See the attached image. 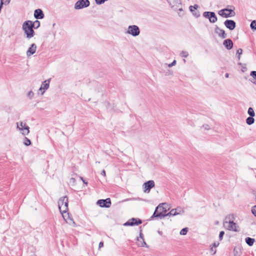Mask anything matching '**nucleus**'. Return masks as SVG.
I'll list each match as a JSON object with an SVG mask.
<instances>
[{
	"label": "nucleus",
	"instance_id": "1",
	"mask_svg": "<svg viewBox=\"0 0 256 256\" xmlns=\"http://www.w3.org/2000/svg\"><path fill=\"white\" fill-rule=\"evenodd\" d=\"M168 210V208L166 204H160L156 208L154 213L151 218H162L164 216H168V215H167L166 213Z\"/></svg>",
	"mask_w": 256,
	"mask_h": 256
},
{
	"label": "nucleus",
	"instance_id": "2",
	"mask_svg": "<svg viewBox=\"0 0 256 256\" xmlns=\"http://www.w3.org/2000/svg\"><path fill=\"white\" fill-rule=\"evenodd\" d=\"M30 23L31 24L30 20H26L22 25V29L26 34V38L28 39L32 38L35 34L34 27L32 24H30Z\"/></svg>",
	"mask_w": 256,
	"mask_h": 256
},
{
	"label": "nucleus",
	"instance_id": "3",
	"mask_svg": "<svg viewBox=\"0 0 256 256\" xmlns=\"http://www.w3.org/2000/svg\"><path fill=\"white\" fill-rule=\"evenodd\" d=\"M68 201L66 196L60 198L58 201V206L60 212L62 214L68 210Z\"/></svg>",
	"mask_w": 256,
	"mask_h": 256
},
{
	"label": "nucleus",
	"instance_id": "4",
	"mask_svg": "<svg viewBox=\"0 0 256 256\" xmlns=\"http://www.w3.org/2000/svg\"><path fill=\"white\" fill-rule=\"evenodd\" d=\"M218 14L222 17L228 18L234 16L236 12L232 9L226 8L219 10Z\"/></svg>",
	"mask_w": 256,
	"mask_h": 256
},
{
	"label": "nucleus",
	"instance_id": "5",
	"mask_svg": "<svg viewBox=\"0 0 256 256\" xmlns=\"http://www.w3.org/2000/svg\"><path fill=\"white\" fill-rule=\"evenodd\" d=\"M126 33L131 34L133 36H136L140 34V30L138 26L136 25L130 26L128 27Z\"/></svg>",
	"mask_w": 256,
	"mask_h": 256
},
{
	"label": "nucleus",
	"instance_id": "6",
	"mask_svg": "<svg viewBox=\"0 0 256 256\" xmlns=\"http://www.w3.org/2000/svg\"><path fill=\"white\" fill-rule=\"evenodd\" d=\"M90 4L88 0H79L76 2L74 4L76 10H80L84 8L88 7Z\"/></svg>",
	"mask_w": 256,
	"mask_h": 256
},
{
	"label": "nucleus",
	"instance_id": "7",
	"mask_svg": "<svg viewBox=\"0 0 256 256\" xmlns=\"http://www.w3.org/2000/svg\"><path fill=\"white\" fill-rule=\"evenodd\" d=\"M203 16L208 18L209 21L212 23H214L217 21V17L214 12H204L203 13Z\"/></svg>",
	"mask_w": 256,
	"mask_h": 256
},
{
	"label": "nucleus",
	"instance_id": "8",
	"mask_svg": "<svg viewBox=\"0 0 256 256\" xmlns=\"http://www.w3.org/2000/svg\"><path fill=\"white\" fill-rule=\"evenodd\" d=\"M184 208L178 206L176 208L172 209L169 212L167 213L168 216H175L178 214H184Z\"/></svg>",
	"mask_w": 256,
	"mask_h": 256
},
{
	"label": "nucleus",
	"instance_id": "9",
	"mask_svg": "<svg viewBox=\"0 0 256 256\" xmlns=\"http://www.w3.org/2000/svg\"><path fill=\"white\" fill-rule=\"evenodd\" d=\"M96 204L102 208H108L111 206V200L110 198L105 200H99L97 201Z\"/></svg>",
	"mask_w": 256,
	"mask_h": 256
},
{
	"label": "nucleus",
	"instance_id": "10",
	"mask_svg": "<svg viewBox=\"0 0 256 256\" xmlns=\"http://www.w3.org/2000/svg\"><path fill=\"white\" fill-rule=\"evenodd\" d=\"M142 223V220L139 218H132L124 224V226H138Z\"/></svg>",
	"mask_w": 256,
	"mask_h": 256
},
{
	"label": "nucleus",
	"instance_id": "11",
	"mask_svg": "<svg viewBox=\"0 0 256 256\" xmlns=\"http://www.w3.org/2000/svg\"><path fill=\"white\" fill-rule=\"evenodd\" d=\"M143 186L144 188V192L146 193H148L150 192V189L154 186V182L152 180H150L144 182Z\"/></svg>",
	"mask_w": 256,
	"mask_h": 256
},
{
	"label": "nucleus",
	"instance_id": "12",
	"mask_svg": "<svg viewBox=\"0 0 256 256\" xmlns=\"http://www.w3.org/2000/svg\"><path fill=\"white\" fill-rule=\"evenodd\" d=\"M224 24L230 30H234L236 26V22L232 20H226L224 21Z\"/></svg>",
	"mask_w": 256,
	"mask_h": 256
},
{
	"label": "nucleus",
	"instance_id": "13",
	"mask_svg": "<svg viewBox=\"0 0 256 256\" xmlns=\"http://www.w3.org/2000/svg\"><path fill=\"white\" fill-rule=\"evenodd\" d=\"M36 45L35 44H32L30 45V47L28 48V50L26 51V56L28 58L32 54H35L36 50Z\"/></svg>",
	"mask_w": 256,
	"mask_h": 256
},
{
	"label": "nucleus",
	"instance_id": "14",
	"mask_svg": "<svg viewBox=\"0 0 256 256\" xmlns=\"http://www.w3.org/2000/svg\"><path fill=\"white\" fill-rule=\"evenodd\" d=\"M50 80H51V78H49L47 80H46L42 84L41 86L40 87V88L39 89V90L42 91L43 90V91L42 92V94H44V91L46 90L48 88Z\"/></svg>",
	"mask_w": 256,
	"mask_h": 256
},
{
	"label": "nucleus",
	"instance_id": "15",
	"mask_svg": "<svg viewBox=\"0 0 256 256\" xmlns=\"http://www.w3.org/2000/svg\"><path fill=\"white\" fill-rule=\"evenodd\" d=\"M17 128H18L20 130H26V132H22V134L24 135L28 134L29 132V127L26 126V124H24L22 122H20V124L17 123Z\"/></svg>",
	"mask_w": 256,
	"mask_h": 256
},
{
	"label": "nucleus",
	"instance_id": "16",
	"mask_svg": "<svg viewBox=\"0 0 256 256\" xmlns=\"http://www.w3.org/2000/svg\"><path fill=\"white\" fill-rule=\"evenodd\" d=\"M214 31H215V32L216 34H218L220 37L222 38H225L227 36V35L225 33L224 30L222 29H220L217 26H216Z\"/></svg>",
	"mask_w": 256,
	"mask_h": 256
},
{
	"label": "nucleus",
	"instance_id": "17",
	"mask_svg": "<svg viewBox=\"0 0 256 256\" xmlns=\"http://www.w3.org/2000/svg\"><path fill=\"white\" fill-rule=\"evenodd\" d=\"M44 15L41 9L38 8L34 10V17L35 18L38 19H42L44 18Z\"/></svg>",
	"mask_w": 256,
	"mask_h": 256
},
{
	"label": "nucleus",
	"instance_id": "18",
	"mask_svg": "<svg viewBox=\"0 0 256 256\" xmlns=\"http://www.w3.org/2000/svg\"><path fill=\"white\" fill-rule=\"evenodd\" d=\"M167 1L172 8H176L180 4V0H167Z\"/></svg>",
	"mask_w": 256,
	"mask_h": 256
},
{
	"label": "nucleus",
	"instance_id": "19",
	"mask_svg": "<svg viewBox=\"0 0 256 256\" xmlns=\"http://www.w3.org/2000/svg\"><path fill=\"white\" fill-rule=\"evenodd\" d=\"M223 44L228 50H231L233 46V42L230 39H226L224 41Z\"/></svg>",
	"mask_w": 256,
	"mask_h": 256
},
{
	"label": "nucleus",
	"instance_id": "20",
	"mask_svg": "<svg viewBox=\"0 0 256 256\" xmlns=\"http://www.w3.org/2000/svg\"><path fill=\"white\" fill-rule=\"evenodd\" d=\"M137 238H140V239L142 240V242L138 244V246H142V247H144V246L148 247V246L144 241V236L142 232V230H140V236L137 237Z\"/></svg>",
	"mask_w": 256,
	"mask_h": 256
},
{
	"label": "nucleus",
	"instance_id": "21",
	"mask_svg": "<svg viewBox=\"0 0 256 256\" xmlns=\"http://www.w3.org/2000/svg\"><path fill=\"white\" fill-rule=\"evenodd\" d=\"M236 224L234 222V220H230L228 222V229L229 230H232L235 232H236L237 230L236 229Z\"/></svg>",
	"mask_w": 256,
	"mask_h": 256
},
{
	"label": "nucleus",
	"instance_id": "22",
	"mask_svg": "<svg viewBox=\"0 0 256 256\" xmlns=\"http://www.w3.org/2000/svg\"><path fill=\"white\" fill-rule=\"evenodd\" d=\"M246 242L248 244L249 246H252L253 245L255 240L253 238H251L250 237H248L246 238Z\"/></svg>",
	"mask_w": 256,
	"mask_h": 256
},
{
	"label": "nucleus",
	"instance_id": "23",
	"mask_svg": "<svg viewBox=\"0 0 256 256\" xmlns=\"http://www.w3.org/2000/svg\"><path fill=\"white\" fill-rule=\"evenodd\" d=\"M30 24H32L34 29H37L40 26V22L38 20H36L34 22L30 20Z\"/></svg>",
	"mask_w": 256,
	"mask_h": 256
},
{
	"label": "nucleus",
	"instance_id": "24",
	"mask_svg": "<svg viewBox=\"0 0 256 256\" xmlns=\"http://www.w3.org/2000/svg\"><path fill=\"white\" fill-rule=\"evenodd\" d=\"M242 252L239 248H235L234 250V256H240Z\"/></svg>",
	"mask_w": 256,
	"mask_h": 256
},
{
	"label": "nucleus",
	"instance_id": "25",
	"mask_svg": "<svg viewBox=\"0 0 256 256\" xmlns=\"http://www.w3.org/2000/svg\"><path fill=\"white\" fill-rule=\"evenodd\" d=\"M254 116H249L246 119V122L248 125H251L254 123Z\"/></svg>",
	"mask_w": 256,
	"mask_h": 256
},
{
	"label": "nucleus",
	"instance_id": "26",
	"mask_svg": "<svg viewBox=\"0 0 256 256\" xmlns=\"http://www.w3.org/2000/svg\"><path fill=\"white\" fill-rule=\"evenodd\" d=\"M248 113L250 116H255V113L254 110V109L251 107L248 108Z\"/></svg>",
	"mask_w": 256,
	"mask_h": 256
},
{
	"label": "nucleus",
	"instance_id": "27",
	"mask_svg": "<svg viewBox=\"0 0 256 256\" xmlns=\"http://www.w3.org/2000/svg\"><path fill=\"white\" fill-rule=\"evenodd\" d=\"M199 8L198 5L197 4H195L194 6H190L189 7V9L191 12H194L195 10H197V9Z\"/></svg>",
	"mask_w": 256,
	"mask_h": 256
},
{
	"label": "nucleus",
	"instance_id": "28",
	"mask_svg": "<svg viewBox=\"0 0 256 256\" xmlns=\"http://www.w3.org/2000/svg\"><path fill=\"white\" fill-rule=\"evenodd\" d=\"M250 28L252 30H256V20H254L251 22Z\"/></svg>",
	"mask_w": 256,
	"mask_h": 256
},
{
	"label": "nucleus",
	"instance_id": "29",
	"mask_svg": "<svg viewBox=\"0 0 256 256\" xmlns=\"http://www.w3.org/2000/svg\"><path fill=\"white\" fill-rule=\"evenodd\" d=\"M24 145L28 146L30 145L31 142L28 138L25 137L24 138Z\"/></svg>",
	"mask_w": 256,
	"mask_h": 256
},
{
	"label": "nucleus",
	"instance_id": "30",
	"mask_svg": "<svg viewBox=\"0 0 256 256\" xmlns=\"http://www.w3.org/2000/svg\"><path fill=\"white\" fill-rule=\"evenodd\" d=\"M180 56L182 57L187 58L188 56V53L186 51L182 50L180 53Z\"/></svg>",
	"mask_w": 256,
	"mask_h": 256
},
{
	"label": "nucleus",
	"instance_id": "31",
	"mask_svg": "<svg viewBox=\"0 0 256 256\" xmlns=\"http://www.w3.org/2000/svg\"><path fill=\"white\" fill-rule=\"evenodd\" d=\"M188 228H182L180 232V234L181 235H186L188 232Z\"/></svg>",
	"mask_w": 256,
	"mask_h": 256
},
{
	"label": "nucleus",
	"instance_id": "32",
	"mask_svg": "<svg viewBox=\"0 0 256 256\" xmlns=\"http://www.w3.org/2000/svg\"><path fill=\"white\" fill-rule=\"evenodd\" d=\"M192 12V13L193 16L196 18L200 16V12L197 10H195L194 12Z\"/></svg>",
	"mask_w": 256,
	"mask_h": 256
},
{
	"label": "nucleus",
	"instance_id": "33",
	"mask_svg": "<svg viewBox=\"0 0 256 256\" xmlns=\"http://www.w3.org/2000/svg\"><path fill=\"white\" fill-rule=\"evenodd\" d=\"M242 48H239L236 51V54H238V60H240V55L242 54Z\"/></svg>",
	"mask_w": 256,
	"mask_h": 256
},
{
	"label": "nucleus",
	"instance_id": "34",
	"mask_svg": "<svg viewBox=\"0 0 256 256\" xmlns=\"http://www.w3.org/2000/svg\"><path fill=\"white\" fill-rule=\"evenodd\" d=\"M234 218V214H230V215L228 216H226V220H229V221L232 220H233Z\"/></svg>",
	"mask_w": 256,
	"mask_h": 256
},
{
	"label": "nucleus",
	"instance_id": "35",
	"mask_svg": "<svg viewBox=\"0 0 256 256\" xmlns=\"http://www.w3.org/2000/svg\"><path fill=\"white\" fill-rule=\"evenodd\" d=\"M252 212L256 217V205L252 207Z\"/></svg>",
	"mask_w": 256,
	"mask_h": 256
},
{
	"label": "nucleus",
	"instance_id": "36",
	"mask_svg": "<svg viewBox=\"0 0 256 256\" xmlns=\"http://www.w3.org/2000/svg\"><path fill=\"white\" fill-rule=\"evenodd\" d=\"M108 0H95V2L98 4H102Z\"/></svg>",
	"mask_w": 256,
	"mask_h": 256
},
{
	"label": "nucleus",
	"instance_id": "37",
	"mask_svg": "<svg viewBox=\"0 0 256 256\" xmlns=\"http://www.w3.org/2000/svg\"><path fill=\"white\" fill-rule=\"evenodd\" d=\"M224 234V231L220 232V234H219V239L220 240H222Z\"/></svg>",
	"mask_w": 256,
	"mask_h": 256
},
{
	"label": "nucleus",
	"instance_id": "38",
	"mask_svg": "<svg viewBox=\"0 0 256 256\" xmlns=\"http://www.w3.org/2000/svg\"><path fill=\"white\" fill-rule=\"evenodd\" d=\"M250 75L256 80V71H252L250 72Z\"/></svg>",
	"mask_w": 256,
	"mask_h": 256
},
{
	"label": "nucleus",
	"instance_id": "39",
	"mask_svg": "<svg viewBox=\"0 0 256 256\" xmlns=\"http://www.w3.org/2000/svg\"><path fill=\"white\" fill-rule=\"evenodd\" d=\"M210 252L212 253V255H214L216 252V248H214L213 246L210 248Z\"/></svg>",
	"mask_w": 256,
	"mask_h": 256
},
{
	"label": "nucleus",
	"instance_id": "40",
	"mask_svg": "<svg viewBox=\"0 0 256 256\" xmlns=\"http://www.w3.org/2000/svg\"><path fill=\"white\" fill-rule=\"evenodd\" d=\"M176 64V60H174L171 64H170L168 65V66L169 68H170V67H172V66H175V64Z\"/></svg>",
	"mask_w": 256,
	"mask_h": 256
},
{
	"label": "nucleus",
	"instance_id": "41",
	"mask_svg": "<svg viewBox=\"0 0 256 256\" xmlns=\"http://www.w3.org/2000/svg\"><path fill=\"white\" fill-rule=\"evenodd\" d=\"M202 127L206 130H208L210 128V126L208 124L204 125Z\"/></svg>",
	"mask_w": 256,
	"mask_h": 256
},
{
	"label": "nucleus",
	"instance_id": "42",
	"mask_svg": "<svg viewBox=\"0 0 256 256\" xmlns=\"http://www.w3.org/2000/svg\"><path fill=\"white\" fill-rule=\"evenodd\" d=\"M219 245V242H214L213 244H212V246L215 248H216L217 246H218Z\"/></svg>",
	"mask_w": 256,
	"mask_h": 256
},
{
	"label": "nucleus",
	"instance_id": "43",
	"mask_svg": "<svg viewBox=\"0 0 256 256\" xmlns=\"http://www.w3.org/2000/svg\"><path fill=\"white\" fill-rule=\"evenodd\" d=\"M34 96V93L32 91H30L28 93V96L29 97H32V96Z\"/></svg>",
	"mask_w": 256,
	"mask_h": 256
},
{
	"label": "nucleus",
	"instance_id": "44",
	"mask_svg": "<svg viewBox=\"0 0 256 256\" xmlns=\"http://www.w3.org/2000/svg\"><path fill=\"white\" fill-rule=\"evenodd\" d=\"M104 246V242H100L99 243L98 248H101L103 247Z\"/></svg>",
	"mask_w": 256,
	"mask_h": 256
},
{
	"label": "nucleus",
	"instance_id": "45",
	"mask_svg": "<svg viewBox=\"0 0 256 256\" xmlns=\"http://www.w3.org/2000/svg\"><path fill=\"white\" fill-rule=\"evenodd\" d=\"M80 179L82 180L83 182L86 184V185L88 184V182H86L84 178L82 177H80Z\"/></svg>",
	"mask_w": 256,
	"mask_h": 256
},
{
	"label": "nucleus",
	"instance_id": "46",
	"mask_svg": "<svg viewBox=\"0 0 256 256\" xmlns=\"http://www.w3.org/2000/svg\"><path fill=\"white\" fill-rule=\"evenodd\" d=\"M101 174L103 176H106V171L104 170H102V172H101Z\"/></svg>",
	"mask_w": 256,
	"mask_h": 256
},
{
	"label": "nucleus",
	"instance_id": "47",
	"mask_svg": "<svg viewBox=\"0 0 256 256\" xmlns=\"http://www.w3.org/2000/svg\"><path fill=\"white\" fill-rule=\"evenodd\" d=\"M136 240H138V244L142 242V240L140 239V238H136Z\"/></svg>",
	"mask_w": 256,
	"mask_h": 256
},
{
	"label": "nucleus",
	"instance_id": "48",
	"mask_svg": "<svg viewBox=\"0 0 256 256\" xmlns=\"http://www.w3.org/2000/svg\"><path fill=\"white\" fill-rule=\"evenodd\" d=\"M158 234L160 235V236H162V231H160V230H158Z\"/></svg>",
	"mask_w": 256,
	"mask_h": 256
},
{
	"label": "nucleus",
	"instance_id": "49",
	"mask_svg": "<svg viewBox=\"0 0 256 256\" xmlns=\"http://www.w3.org/2000/svg\"><path fill=\"white\" fill-rule=\"evenodd\" d=\"M226 78H228L229 76V74L228 73L226 74H225Z\"/></svg>",
	"mask_w": 256,
	"mask_h": 256
},
{
	"label": "nucleus",
	"instance_id": "50",
	"mask_svg": "<svg viewBox=\"0 0 256 256\" xmlns=\"http://www.w3.org/2000/svg\"><path fill=\"white\" fill-rule=\"evenodd\" d=\"M184 62H186V60H184Z\"/></svg>",
	"mask_w": 256,
	"mask_h": 256
},
{
	"label": "nucleus",
	"instance_id": "51",
	"mask_svg": "<svg viewBox=\"0 0 256 256\" xmlns=\"http://www.w3.org/2000/svg\"><path fill=\"white\" fill-rule=\"evenodd\" d=\"M56 24H53V26H55Z\"/></svg>",
	"mask_w": 256,
	"mask_h": 256
},
{
	"label": "nucleus",
	"instance_id": "52",
	"mask_svg": "<svg viewBox=\"0 0 256 256\" xmlns=\"http://www.w3.org/2000/svg\"><path fill=\"white\" fill-rule=\"evenodd\" d=\"M227 222H227L226 221V222H224V224L225 223H227Z\"/></svg>",
	"mask_w": 256,
	"mask_h": 256
},
{
	"label": "nucleus",
	"instance_id": "53",
	"mask_svg": "<svg viewBox=\"0 0 256 256\" xmlns=\"http://www.w3.org/2000/svg\"><path fill=\"white\" fill-rule=\"evenodd\" d=\"M255 199H256V198H255Z\"/></svg>",
	"mask_w": 256,
	"mask_h": 256
}]
</instances>
